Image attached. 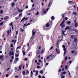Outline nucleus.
<instances>
[{
    "mask_svg": "<svg viewBox=\"0 0 78 78\" xmlns=\"http://www.w3.org/2000/svg\"><path fill=\"white\" fill-rule=\"evenodd\" d=\"M51 4H52V1H50L48 5V7H50V6H51Z\"/></svg>",
    "mask_w": 78,
    "mask_h": 78,
    "instance_id": "nucleus-10",
    "label": "nucleus"
},
{
    "mask_svg": "<svg viewBox=\"0 0 78 78\" xmlns=\"http://www.w3.org/2000/svg\"><path fill=\"white\" fill-rule=\"evenodd\" d=\"M36 33V31H34V30H33L32 31V34L31 37L30 38V39H31L33 37H34V36L35 35V34Z\"/></svg>",
    "mask_w": 78,
    "mask_h": 78,
    "instance_id": "nucleus-2",
    "label": "nucleus"
},
{
    "mask_svg": "<svg viewBox=\"0 0 78 78\" xmlns=\"http://www.w3.org/2000/svg\"><path fill=\"white\" fill-rule=\"evenodd\" d=\"M70 37L71 39H73V38H74V36L73 35H72L70 36Z\"/></svg>",
    "mask_w": 78,
    "mask_h": 78,
    "instance_id": "nucleus-26",
    "label": "nucleus"
},
{
    "mask_svg": "<svg viewBox=\"0 0 78 78\" xmlns=\"http://www.w3.org/2000/svg\"><path fill=\"white\" fill-rule=\"evenodd\" d=\"M15 78H19V76H15Z\"/></svg>",
    "mask_w": 78,
    "mask_h": 78,
    "instance_id": "nucleus-55",
    "label": "nucleus"
},
{
    "mask_svg": "<svg viewBox=\"0 0 78 78\" xmlns=\"http://www.w3.org/2000/svg\"><path fill=\"white\" fill-rule=\"evenodd\" d=\"M18 60L19 58H16V59L14 60L15 62H17V61H18Z\"/></svg>",
    "mask_w": 78,
    "mask_h": 78,
    "instance_id": "nucleus-14",
    "label": "nucleus"
},
{
    "mask_svg": "<svg viewBox=\"0 0 78 78\" xmlns=\"http://www.w3.org/2000/svg\"><path fill=\"white\" fill-rule=\"evenodd\" d=\"M19 55V54H16L15 55V56H16V57H18Z\"/></svg>",
    "mask_w": 78,
    "mask_h": 78,
    "instance_id": "nucleus-34",
    "label": "nucleus"
},
{
    "mask_svg": "<svg viewBox=\"0 0 78 78\" xmlns=\"http://www.w3.org/2000/svg\"><path fill=\"white\" fill-rule=\"evenodd\" d=\"M63 50L64 51V55H66L67 53V51H66V48H63Z\"/></svg>",
    "mask_w": 78,
    "mask_h": 78,
    "instance_id": "nucleus-7",
    "label": "nucleus"
},
{
    "mask_svg": "<svg viewBox=\"0 0 78 78\" xmlns=\"http://www.w3.org/2000/svg\"><path fill=\"white\" fill-rule=\"evenodd\" d=\"M27 23H25V24H24V25H23V27H25L26 26V25L27 26H28V25H30V24L29 23H28L27 25Z\"/></svg>",
    "mask_w": 78,
    "mask_h": 78,
    "instance_id": "nucleus-12",
    "label": "nucleus"
},
{
    "mask_svg": "<svg viewBox=\"0 0 78 78\" xmlns=\"http://www.w3.org/2000/svg\"><path fill=\"white\" fill-rule=\"evenodd\" d=\"M24 20H28V18H26L25 17H24L23 18L21 21H20V23H21L22 21H23Z\"/></svg>",
    "mask_w": 78,
    "mask_h": 78,
    "instance_id": "nucleus-5",
    "label": "nucleus"
},
{
    "mask_svg": "<svg viewBox=\"0 0 78 78\" xmlns=\"http://www.w3.org/2000/svg\"><path fill=\"white\" fill-rule=\"evenodd\" d=\"M68 29H70V27L69 26H67L65 29L66 30H68Z\"/></svg>",
    "mask_w": 78,
    "mask_h": 78,
    "instance_id": "nucleus-18",
    "label": "nucleus"
},
{
    "mask_svg": "<svg viewBox=\"0 0 78 78\" xmlns=\"http://www.w3.org/2000/svg\"><path fill=\"white\" fill-rule=\"evenodd\" d=\"M48 23L49 24V25H51V26L52 25V21H50V20H49V22Z\"/></svg>",
    "mask_w": 78,
    "mask_h": 78,
    "instance_id": "nucleus-11",
    "label": "nucleus"
},
{
    "mask_svg": "<svg viewBox=\"0 0 78 78\" xmlns=\"http://www.w3.org/2000/svg\"><path fill=\"white\" fill-rule=\"evenodd\" d=\"M62 47L64 48H65L66 46H65V45H62Z\"/></svg>",
    "mask_w": 78,
    "mask_h": 78,
    "instance_id": "nucleus-44",
    "label": "nucleus"
},
{
    "mask_svg": "<svg viewBox=\"0 0 78 78\" xmlns=\"http://www.w3.org/2000/svg\"><path fill=\"white\" fill-rule=\"evenodd\" d=\"M3 22H1L0 23V26H2V25H3Z\"/></svg>",
    "mask_w": 78,
    "mask_h": 78,
    "instance_id": "nucleus-33",
    "label": "nucleus"
},
{
    "mask_svg": "<svg viewBox=\"0 0 78 78\" xmlns=\"http://www.w3.org/2000/svg\"><path fill=\"white\" fill-rule=\"evenodd\" d=\"M67 59V57L66 56L65 57V61H66Z\"/></svg>",
    "mask_w": 78,
    "mask_h": 78,
    "instance_id": "nucleus-49",
    "label": "nucleus"
},
{
    "mask_svg": "<svg viewBox=\"0 0 78 78\" xmlns=\"http://www.w3.org/2000/svg\"><path fill=\"white\" fill-rule=\"evenodd\" d=\"M51 19H52V20H54L55 19V17H54V16H52L51 17Z\"/></svg>",
    "mask_w": 78,
    "mask_h": 78,
    "instance_id": "nucleus-25",
    "label": "nucleus"
},
{
    "mask_svg": "<svg viewBox=\"0 0 78 78\" xmlns=\"http://www.w3.org/2000/svg\"><path fill=\"white\" fill-rule=\"evenodd\" d=\"M9 25H10V26H12V23L11 22L10 24H9Z\"/></svg>",
    "mask_w": 78,
    "mask_h": 78,
    "instance_id": "nucleus-52",
    "label": "nucleus"
},
{
    "mask_svg": "<svg viewBox=\"0 0 78 78\" xmlns=\"http://www.w3.org/2000/svg\"><path fill=\"white\" fill-rule=\"evenodd\" d=\"M62 70V69H59L58 70V72H61Z\"/></svg>",
    "mask_w": 78,
    "mask_h": 78,
    "instance_id": "nucleus-48",
    "label": "nucleus"
},
{
    "mask_svg": "<svg viewBox=\"0 0 78 78\" xmlns=\"http://www.w3.org/2000/svg\"><path fill=\"white\" fill-rule=\"evenodd\" d=\"M9 19V17L8 16H6L5 17H4V20H6V19Z\"/></svg>",
    "mask_w": 78,
    "mask_h": 78,
    "instance_id": "nucleus-15",
    "label": "nucleus"
},
{
    "mask_svg": "<svg viewBox=\"0 0 78 78\" xmlns=\"http://www.w3.org/2000/svg\"><path fill=\"white\" fill-rule=\"evenodd\" d=\"M12 60L14 59V56H12Z\"/></svg>",
    "mask_w": 78,
    "mask_h": 78,
    "instance_id": "nucleus-53",
    "label": "nucleus"
},
{
    "mask_svg": "<svg viewBox=\"0 0 78 78\" xmlns=\"http://www.w3.org/2000/svg\"><path fill=\"white\" fill-rule=\"evenodd\" d=\"M77 52H75V55H77Z\"/></svg>",
    "mask_w": 78,
    "mask_h": 78,
    "instance_id": "nucleus-59",
    "label": "nucleus"
},
{
    "mask_svg": "<svg viewBox=\"0 0 78 78\" xmlns=\"http://www.w3.org/2000/svg\"><path fill=\"white\" fill-rule=\"evenodd\" d=\"M62 37H63V36H64V34H65V31H64L63 30H62Z\"/></svg>",
    "mask_w": 78,
    "mask_h": 78,
    "instance_id": "nucleus-20",
    "label": "nucleus"
},
{
    "mask_svg": "<svg viewBox=\"0 0 78 78\" xmlns=\"http://www.w3.org/2000/svg\"><path fill=\"white\" fill-rule=\"evenodd\" d=\"M10 32H9V30H8L7 31V34H8V35H7V36L8 37L9 36V34H10Z\"/></svg>",
    "mask_w": 78,
    "mask_h": 78,
    "instance_id": "nucleus-22",
    "label": "nucleus"
},
{
    "mask_svg": "<svg viewBox=\"0 0 78 78\" xmlns=\"http://www.w3.org/2000/svg\"><path fill=\"white\" fill-rule=\"evenodd\" d=\"M41 46H39L38 49H39V50H40V49H41Z\"/></svg>",
    "mask_w": 78,
    "mask_h": 78,
    "instance_id": "nucleus-64",
    "label": "nucleus"
},
{
    "mask_svg": "<svg viewBox=\"0 0 78 78\" xmlns=\"http://www.w3.org/2000/svg\"><path fill=\"white\" fill-rule=\"evenodd\" d=\"M75 30L76 33H78V30H77V29H75Z\"/></svg>",
    "mask_w": 78,
    "mask_h": 78,
    "instance_id": "nucleus-51",
    "label": "nucleus"
},
{
    "mask_svg": "<svg viewBox=\"0 0 78 78\" xmlns=\"http://www.w3.org/2000/svg\"><path fill=\"white\" fill-rule=\"evenodd\" d=\"M23 53V56H25V51H23L22 52Z\"/></svg>",
    "mask_w": 78,
    "mask_h": 78,
    "instance_id": "nucleus-28",
    "label": "nucleus"
},
{
    "mask_svg": "<svg viewBox=\"0 0 78 78\" xmlns=\"http://www.w3.org/2000/svg\"><path fill=\"white\" fill-rule=\"evenodd\" d=\"M15 5V3H13L12 5V7H13V6H14Z\"/></svg>",
    "mask_w": 78,
    "mask_h": 78,
    "instance_id": "nucleus-38",
    "label": "nucleus"
},
{
    "mask_svg": "<svg viewBox=\"0 0 78 78\" xmlns=\"http://www.w3.org/2000/svg\"><path fill=\"white\" fill-rule=\"evenodd\" d=\"M9 55L10 56L12 55L14 56V52H13V51H10L9 54Z\"/></svg>",
    "mask_w": 78,
    "mask_h": 78,
    "instance_id": "nucleus-3",
    "label": "nucleus"
},
{
    "mask_svg": "<svg viewBox=\"0 0 78 78\" xmlns=\"http://www.w3.org/2000/svg\"><path fill=\"white\" fill-rule=\"evenodd\" d=\"M21 48V46H20L18 47H17L16 48V50H17L18 49V48Z\"/></svg>",
    "mask_w": 78,
    "mask_h": 78,
    "instance_id": "nucleus-32",
    "label": "nucleus"
},
{
    "mask_svg": "<svg viewBox=\"0 0 78 78\" xmlns=\"http://www.w3.org/2000/svg\"><path fill=\"white\" fill-rule=\"evenodd\" d=\"M64 22H65V21L63 20L60 25V26H61V28H63L65 27V23H64Z\"/></svg>",
    "mask_w": 78,
    "mask_h": 78,
    "instance_id": "nucleus-1",
    "label": "nucleus"
},
{
    "mask_svg": "<svg viewBox=\"0 0 78 78\" xmlns=\"http://www.w3.org/2000/svg\"><path fill=\"white\" fill-rule=\"evenodd\" d=\"M38 14H39V12H37L36 13V15H37H37H38Z\"/></svg>",
    "mask_w": 78,
    "mask_h": 78,
    "instance_id": "nucleus-54",
    "label": "nucleus"
},
{
    "mask_svg": "<svg viewBox=\"0 0 78 78\" xmlns=\"http://www.w3.org/2000/svg\"><path fill=\"white\" fill-rule=\"evenodd\" d=\"M19 17H22V14L21 13L19 14Z\"/></svg>",
    "mask_w": 78,
    "mask_h": 78,
    "instance_id": "nucleus-31",
    "label": "nucleus"
},
{
    "mask_svg": "<svg viewBox=\"0 0 78 78\" xmlns=\"http://www.w3.org/2000/svg\"><path fill=\"white\" fill-rule=\"evenodd\" d=\"M10 69H11V68H8V69L7 70V71H9V70H10Z\"/></svg>",
    "mask_w": 78,
    "mask_h": 78,
    "instance_id": "nucleus-46",
    "label": "nucleus"
},
{
    "mask_svg": "<svg viewBox=\"0 0 78 78\" xmlns=\"http://www.w3.org/2000/svg\"><path fill=\"white\" fill-rule=\"evenodd\" d=\"M66 72H64L63 73L62 72L61 73V76H62V75H63V74H66Z\"/></svg>",
    "mask_w": 78,
    "mask_h": 78,
    "instance_id": "nucleus-16",
    "label": "nucleus"
},
{
    "mask_svg": "<svg viewBox=\"0 0 78 78\" xmlns=\"http://www.w3.org/2000/svg\"><path fill=\"white\" fill-rule=\"evenodd\" d=\"M36 74L37 75H38V71L37 70L36 71Z\"/></svg>",
    "mask_w": 78,
    "mask_h": 78,
    "instance_id": "nucleus-57",
    "label": "nucleus"
},
{
    "mask_svg": "<svg viewBox=\"0 0 78 78\" xmlns=\"http://www.w3.org/2000/svg\"><path fill=\"white\" fill-rule=\"evenodd\" d=\"M3 58V55H0V59H2Z\"/></svg>",
    "mask_w": 78,
    "mask_h": 78,
    "instance_id": "nucleus-29",
    "label": "nucleus"
},
{
    "mask_svg": "<svg viewBox=\"0 0 78 78\" xmlns=\"http://www.w3.org/2000/svg\"><path fill=\"white\" fill-rule=\"evenodd\" d=\"M40 73L42 74V73H43V70H41L40 71Z\"/></svg>",
    "mask_w": 78,
    "mask_h": 78,
    "instance_id": "nucleus-36",
    "label": "nucleus"
},
{
    "mask_svg": "<svg viewBox=\"0 0 78 78\" xmlns=\"http://www.w3.org/2000/svg\"><path fill=\"white\" fill-rule=\"evenodd\" d=\"M65 68L66 69H68V66L67 65L65 66Z\"/></svg>",
    "mask_w": 78,
    "mask_h": 78,
    "instance_id": "nucleus-27",
    "label": "nucleus"
},
{
    "mask_svg": "<svg viewBox=\"0 0 78 78\" xmlns=\"http://www.w3.org/2000/svg\"><path fill=\"white\" fill-rule=\"evenodd\" d=\"M73 14H74V15H76V13L74 12H73Z\"/></svg>",
    "mask_w": 78,
    "mask_h": 78,
    "instance_id": "nucleus-39",
    "label": "nucleus"
},
{
    "mask_svg": "<svg viewBox=\"0 0 78 78\" xmlns=\"http://www.w3.org/2000/svg\"><path fill=\"white\" fill-rule=\"evenodd\" d=\"M55 51L56 52L57 51V53H58V54H59V53H60V51H59V49L58 50V48H57L55 50Z\"/></svg>",
    "mask_w": 78,
    "mask_h": 78,
    "instance_id": "nucleus-8",
    "label": "nucleus"
},
{
    "mask_svg": "<svg viewBox=\"0 0 78 78\" xmlns=\"http://www.w3.org/2000/svg\"><path fill=\"white\" fill-rule=\"evenodd\" d=\"M3 11L2 10H1L0 11V13L1 14H3Z\"/></svg>",
    "mask_w": 78,
    "mask_h": 78,
    "instance_id": "nucleus-47",
    "label": "nucleus"
},
{
    "mask_svg": "<svg viewBox=\"0 0 78 78\" xmlns=\"http://www.w3.org/2000/svg\"><path fill=\"white\" fill-rule=\"evenodd\" d=\"M25 49H24V48H23L22 49V52H23V51H25Z\"/></svg>",
    "mask_w": 78,
    "mask_h": 78,
    "instance_id": "nucleus-42",
    "label": "nucleus"
},
{
    "mask_svg": "<svg viewBox=\"0 0 78 78\" xmlns=\"http://www.w3.org/2000/svg\"><path fill=\"white\" fill-rule=\"evenodd\" d=\"M36 53H37V55H39V54H40V50H37L36 52Z\"/></svg>",
    "mask_w": 78,
    "mask_h": 78,
    "instance_id": "nucleus-9",
    "label": "nucleus"
},
{
    "mask_svg": "<svg viewBox=\"0 0 78 78\" xmlns=\"http://www.w3.org/2000/svg\"><path fill=\"white\" fill-rule=\"evenodd\" d=\"M21 67H22V64H21L19 67V69H20V70H21V69H22V68H21Z\"/></svg>",
    "mask_w": 78,
    "mask_h": 78,
    "instance_id": "nucleus-23",
    "label": "nucleus"
},
{
    "mask_svg": "<svg viewBox=\"0 0 78 78\" xmlns=\"http://www.w3.org/2000/svg\"><path fill=\"white\" fill-rule=\"evenodd\" d=\"M23 75H25V71H23Z\"/></svg>",
    "mask_w": 78,
    "mask_h": 78,
    "instance_id": "nucleus-43",
    "label": "nucleus"
},
{
    "mask_svg": "<svg viewBox=\"0 0 78 78\" xmlns=\"http://www.w3.org/2000/svg\"><path fill=\"white\" fill-rule=\"evenodd\" d=\"M20 31L21 32H23V31H25V30H23L22 28H20Z\"/></svg>",
    "mask_w": 78,
    "mask_h": 78,
    "instance_id": "nucleus-21",
    "label": "nucleus"
},
{
    "mask_svg": "<svg viewBox=\"0 0 78 78\" xmlns=\"http://www.w3.org/2000/svg\"><path fill=\"white\" fill-rule=\"evenodd\" d=\"M65 78V76H62V77H61V78Z\"/></svg>",
    "mask_w": 78,
    "mask_h": 78,
    "instance_id": "nucleus-61",
    "label": "nucleus"
},
{
    "mask_svg": "<svg viewBox=\"0 0 78 78\" xmlns=\"http://www.w3.org/2000/svg\"><path fill=\"white\" fill-rule=\"evenodd\" d=\"M68 3L69 4H70V3H71L72 5H73V4L75 3V2H73L72 1H69L68 2Z\"/></svg>",
    "mask_w": 78,
    "mask_h": 78,
    "instance_id": "nucleus-4",
    "label": "nucleus"
},
{
    "mask_svg": "<svg viewBox=\"0 0 78 78\" xmlns=\"http://www.w3.org/2000/svg\"><path fill=\"white\" fill-rule=\"evenodd\" d=\"M61 16H62V19H63V17H64V14H62L61 15Z\"/></svg>",
    "mask_w": 78,
    "mask_h": 78,
    "instance_id": "nucleus-37",
    "label": "nucleus"
},
{
    "mask_svg": "<svg viewBox=\"0 0 78 78\" xmlns=\"http://www.w3.org/2000/svg\"><path fill=\"white\" fill-rule=\"evenodd\" d=\"M71 23V22L70 21H69L67 22L68 24H70Z\"/></svg>",
    "mask_w": 78,
    "mask_h": 78,
    "instance_id": "nucleus-40",
    "label": "nucleus"
},
{
    "mask_svg": "<svg viewBox=\"0 0 78 78\" xmlns=\"http://www.w3.org/2000/svg\"><path fill=\"white\" fill-rule=\"evenodd\" d=\"M16 53H17L18 54H19V51L18 50H17L16 51Z\"/></svg>",
    "mask_w": 78,
    "mask_h": 78,
    "instance_id": "nucleus-45",
    "label": "nucleus"
},
{
    "mask_svg": "<svg viewBox=\"0 0 78 78\" xmlns=\"http://www.w3.org/2000/svg\"><path fill=\"white\" fill-rule=\"evenodd\" d=\"M69 31H72L73 30V31H74V29L73 28H72L70 29L69 30Z\"/></svg>",
    "mask_w": 78,
    "mask_h": 78,
    "instance_id": "nucleus-35",
    "label": "nucleus"
},
{
    "mask_svg": "<svg viewBox=\"0 0 78 78\" xmlns=\"http://www.w3.org/2000/svg\"><path fill=\"white\" fill-rule=\"evenodd\" d=\"M46 27H47L48 28V27H50V25L48 23H47L46 24Z\"/></svg>",
    "mask_w": 78,
    "mask_h": 78,
    "instance_id": "nucleus-19",
    "label": "nucleus"
},
{
    "mask_svg": "<svg viewBox=\"0 0 78 78\" xmlns=\"http://www.w3.org/2000/svg\"><path fill=\"white\" fill-rule=\"evenodd\" d=\"M34 6V3L32 5V8H33Z\"/></svg>",
    "mask_w": 78,
    "mask_h": 78,
    "instance_id": "nucleus-62",
    "label": "nucleus"
},
{
    "mask_svg": "<svg viewBox=\"0 0 78 78\" xmlns=\"http://www.w3.org/2000/svg\"><path fill=\"white\" fill-rule=\"evenodd\" d=\"M18 34V31L17 30L16 31V34Z\"/></svg>",
    "mask_w": 78,
    "mask_h": 78,
    "instance_id": "nucleus-63",
    "label": "nucleus"
},
{
    "mask_svg": "<svg viewBox=\"0 0 78 78\" xmlns=\"http://www.w3.org/2000/svg\"><path fill=\"white\" fill-rule=\"evenodd\" d=\"M53 47L52 46L50 48V50H52L53 49Z\"/></svg>",
    "mask_w": 78,
    "mask_h": 78,
    "instance_id": "nucleus-56",
    "label": "nucleus"
},
{
    "mask_svg": "<svg viewBox=\"0 0 78 78\" xmlns=\"http://www.w3.org/2000/svg\"><path fill=\"white\" fill-rule=\"evenodd\" d=\"M17 9L18 11L19 12H22V11H23V10H20V9H19V8L18 7L17 8Z\"/></svg>",
    "mask_w": 78,
    "mask_h": 78,
    "instance_id": "nucleus-13",
    "label": "nucleus"
},
{
    "mask_svg": "<svg viewBox=\"0 0 78 78\" xmlns=\"http://www.w3.org/2000/svg\"><path fill=\"white\" fill-rule=\"evenodd\" d=\"M76 6H77V5H73V7L74 8V9H76Z\"/></svg>",
    "mask_w": 78,
    "mask_h": 78,
    "instance_id": "nucleus-17",
    "label": "nucleus"
},
{
    "mask_svg": "<svg viewBox=\"0 0 78 78\" xmlns=\"http://www.w3.org/2000/svg\"><path fill=\"white\" fill-rule=\"evenodd\" d=\"M44 52V50H42L41 51V53H43Z\"/></svg>",
    "mask_w": 78,
    "mask_h": 78,
    "instance_id": "nucleus-41",
    "label": "nucleus"
},
{
    "mask_svg": "<svg viewBox=\"0 0 78 78\" xmlns=\"http://www.w3.org/2000/svg\"><path fill=\"white\" fill-rule=\"evenodd\" d=\"M52 56H53V55H52L51 54L49 56H48L47 57V58L46 59L47 60L49 58H50V57H52Z\"/></svg>",
    "mask_w": 78,
    "mask_h": 78,
    "instance_id": "nucleus-6",
    "label": "nucleus"
},
{
    "mask_svg": "<svg viewBox=\"0 0 78 78\" xmlns=\"http://www.w3.org/2000/svg\"><path fill=\"white\" fill-rule=\"evenodd\" d=\"M76 21H77L76 19H75V20L74 21V23H76Z\"/></svg>",
    "mask_w": 78,
    "mask_h": 78,
    "instance_id": "nucleus-50",
    "label": "nucleus"
},
{
    "mask_svg": "<svg viewBox=\"0 0 78 78\" xmlns=\"http://www.w3.org/2000/svg\"><path fill=\"white\" fill-rule=\"evenodd\" d=\"M74 42H76V41H77V38L76 37L74 38Z\"/></svg>",
    "mask_w": 78,
    "mask_h": 78,
    "instance_id": "nucleus-24",
    "label": "nucleus"
},
{
    "mask_svg": "<svg viewBox=\"0 0 78 78\" xmlns=\"http://www.w3.org/2000/svg\"><path fill=\"white\" fill-rule=\"evenodd\" d=\"M75 27H78V24L77 23H76L75 24Z\"/></svg>",
    "mask_w": 78,
    "mask_h": 78,
    "instance_id": "nucleus-30",
    "label": "nucleus"
},
{
    "mask_svg": "<svg viewBox=\"0 0 78 78\" xmlns=\"http://www.w3.org/2000/svg\"><path fill=\"white\" fill-rule=\"evenodd\" d=\"M28 8V5H27L25 7L26 9H27Z\"/></svg>",
    "mask_w": 78,
    "mask_h": 78,
    "instance_id": "nucleus-58",
    "label": "nucleus"
},
{
    "mask_svg": "<svg viewBox=\"0 0 78 78\" xmlns=\"http://www.w3.org/2000/svg\"><path fill=\"white\" fill-rule=\"evenodd\" d=\"M6 77H8L9 76V75H8V74H6Z\"/></svg>",
    "mask_w": 78,
    "mask_h": 78,
    "instance_id": "nucleus-60",
    "label": "nucleus"
}]
</instances>
